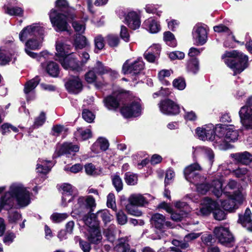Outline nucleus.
Segmentation results:
<instances>
[{"label": "nucleus", "instance_id": "nucleus-1", "mask_svg": "<svg viewBox=\"0 0 252 252\" xmlns=\"http://www.w3.org/2000/svg\"><path fill=\"white\" fill-rule=\"evenodd\" d=\"M31 193L22 184H12L9 190L0 198V212L2 210L9 211L15 205L16 201L19 208H24L31 203Z\"/></svg>", "mask_w": 252, "mask_h": 252}, {"label": "nucleus", "instance_id": "nucleus-2", "mask_svg": "<svg viewBox=\"0 0 252 252\" xmlns=\"http://www.w3.org/2000/svg\"><path fill=\"white\" fill-rule=\"evenodd\" d=\"M202 169L198 163H194L187 166L184 170L185 178L189 182L194 184L196 187L197 191L201 193L205 194L209 189L217 197H219L222 195V179L214 180L213 181L211 187L204 184L205 178L201 176L198 172Z\"/></svg>", "mask_w": 252, "mask_h": 252}, {"label": "nucleus", "instance_id": "nucleus-3", "mask_svg": "<svg viewBox=\"0 0 252 252\" xmlns=\"http://www.w3.org/2000/svg\"><path fill=\"white\" fill-rule=\"evenodd\" d=\"M95 199L91 195L80 196L74 204L72 213L76 215L79 219L82 220L85 224L89 227V230L98 228V222L96 216L91 212L95 207Z\"/></svg>", "mask_w": 252, "mask_h": 252}, {"label": "nucleus", "instance_id": "nucleus-4", "mask_svg": "<svg viewBox=\"0 0 252 252\" xmlns=\"http://www.w3.org/2000/svg\"><path fill=\"white\" fill-rule=\"evenodd\" d=\"M55 5L57 9H51L49 14L51 24L57 32L67 31V21L74 18V15L70 13L68 3L66 0H57Z\"/></svg>", "mask_w": 252, "mask_h": 252}, {"label": "nucleus", "instance_id": "nucleus-5", "mask_svg": "<svg viewBox=\"0 0 252 252\" xmlns=\"http://www.w3.org/2000/svg\"><path fill=\"white\" fill-rule=\"evenodd\" d=\"M216 134V147L220 150H226L228 143L235 142L239 136L238 131L233 125H217Z\"/></svg>", "mask_w": 252, "mask_h": 252}, {"label": "nucleus", "instance_id": "nucleus-6", "mask_svg": "<svg viewBox=\"0 0 252 252\" xmlns=\"http://www.w3.org/2000/svg\"><path fill=\"white\" fill-rule=\"evenodd\" d=\"M225 64L234 72L236 75L242 72L248 66V57L242 52L234 50L225 52L222 56Z\"/></svg>", "mask_w": 252, "mask_h": 252}, {"label": "nucleus", "instance_id": "nucleus-7", "mask_svg": "<svg viewBox=\"0 0 252 252\" xmlns=\"http://www.w3.org/2000/svg\"><path fill=\"white\" fill-rule=\"evenodd\" d=\"M224 195L227 197V199L221 201V206L224 210L230 212L237 209L244 200V195L239 191L233 194L229 191H224Z\"/></svg>", "mask_w": 252, "mask_h": 252}, {"label": "nucleus", "instance_id": "nucleus-8", "mask_svg": "<svg viewBox=\"0 0 252 252\" xmlns=\"http://www.w3.org/2000/svg\"><path fill=\"white\" fill-rule=\"evenodd\" d=\"M196 134L198 138L203 141H214V145L216 147V126L210 124L197 127Z\"/></svg>", "mask_w": 252, "mask_h": 252}, {"label": "nucleus", "instance_id": "nucleus-9", "mask_svg": "<svg viewBox=\"0 0 252 252\" xmlns=\"http://www.w3.org/2000/svg\"><path fill=\"white\" fill-rule=\"evenodd\" d=\"M44 29L39 24H33L25 27L19 33V38L21 41H27L32 37L43 35Z\"/></svg>", "mask_w": 252, "mask_h": 252}, {"label": "nucleus", "instance_id": "nucleus-10", "mask_svg": "<svg viewBox=\"0 0 252 252\" xmlns=\"http://www.w3.org/2000/svg\"><path fill=\"white\" fill-rule=\"evenodd\" d=\"M214 233L220 244L227 247L232 246L234 238L228 228L222 226L215 227Z\"/></svg>", "mask_w": 252, "mask_h": 252}, {"label": "nucleus", "instance_id": "nucleus-11", "mask_svg": "<svg viewBox=\"0 0 252 252\" xmlns=\"http://www.w3.org/2000/svg\"><path fill=\"white\" fill-rule=\"evenodd\" d=\"M144 67V63L142 59H138L133 62L126 61L122 67V72L124 74L135 75L138 74Z\"/></svg>", "mask_w": 252, "mask_h": 252}, {"label": "nucleus", "instance_id": "nucleus-12", "mask_svg": "<svg viewBox=\"0 0 252 252\" xmlns=\"http://www.w3.org/2000/svg\"><path fill=\"white\" fill-rule=\"evenodd\" d=\"M62 66L65 69L71 70L75 72L82 70V65L73 53L69 54L62 59H59Z\"/></svg>", "mask_w": 252, "mask_h": 252}, {"label": "nucleus", "instance_id": "nucleus-13", "mask_svg": "<svg viewBox=\"0 0 252 252\" xmlns=\"http://www.w3.org/2000/svg\"><path fill=\"white\" fill-rule=\"evenodd\" d=\"M79 150L78 145L71 142H65L62 144L57 145L55 152L53 156V158H57L63 155H75Z\"/></svg>", "mask_w": 252, "mask_h": 252}, {"label": "nucleus", "instance_id": "nucleus-14", "mask_svg": "<svg viewBox=\"0 0 252 252\" xmlns=\"http://www.w3.org/2000/svg\"><path fill=\"white\" fill-rule=\"evenodd\" d=\"M158 107L162 114L167 115H175L180 112L179 106L169 99L161 101Z\"/></svg>", "mask_w": 252, "mask_h": 252}, {"label": "nucleus", "instance_id": "nucleus-15", "mask_svg": "<svg viewBox=\"0 0 252 252\" xmlns=\"http://www.w3.org/2000/svg\"><path fill=\"white\" fill-rule=\"evenodd\" d=\"M141 112V106L138 101H133L125 105L121 109L122 114L127 118L138 116Z\"/></svg>", "mask_w": 252, "mask_h": 252}, {"label": "nucleus", "instance_id": "nucleus-16", "mask_svg": "<svg viewBox=\"0 0 252 252\" xmlns=\"http://www.w3.org/2000/svg\"><path fill=\"white\" fill-rule=\"evenodd\" d=\"M43 35H39L35 37H32L28 39L25 43V51L30 57L35 58L37 55L32 52L30 51L28 49L32 50H36L39 49L42 45L43 39Z\"/></svg>", "mask_w": 252, "mask_h": 252}, {"label": "nucleus", "instance_id": "nucleus-17", "mask_svg": "<svg viewBox=\"0 0 252 252\" xmlns=\"http://www.w3.org/2000/svg\"><path fill=\"white\" fill-rule=\"evenodd\" d=\"M239 115L243 126L246 129H252V108L248 106L242 107Z\"/></svg>", "mask_w": 252, "mask_h": 252}, {"label": "nucleus", "instance_id": "nucleus-18", "mask_svg": "<svg viewBox=\"0 0 252 252\" xmlns=\"http://www.w3.org/2000/svg\"><path fill=\"white\" fill-rule=\"evenodd\" d=\"M63 190V196L62 199V205L65 207L68 202H70L73 198V195L77 194V189L70 184L64 183L62 185Z\"/></svg>", "mask_w": 252, "mask_h": 252}, {"label": "nucleus", "instance_id": "nucleus-19", "mask_svg": "<svg viewBox=\"0 0 252 252\" xmlns=\"http://www.w3.org/2000/svg\"><path fill=\"white\" fill-rule=\"evenodd\" d=\"M201 207L196 212L198 215H208L218 207V203L208 197H205L201 201Z\"/></svg>", "mask_w": 252, "mask_h": 252}, {"label": "nucleus", "instance_id": "nucleus-20", "mask_svg": "<svg viewBox=\"0 0 252 252\" xmlns=\"http://www.w3.org/2000/svg\"><path fill=\"white\" fill-rule=\"evenodd\" d=\"M123 94L120 92H114L111 95L106 97L103 101L105 106L109 110H115L120 105L122 99Z\"/></svg>", "mask_w": 252, "mask_h": 252}, {"label": "nucleus", "instance_id": "nucleus-21", "mask_svg": "<svg viewBox=\"0 0 252 252\" xmlns=\"http://www.w3.org/2000/svg\"><path fill=\"white\" fill-rule=\"evenodd\" d=\"M192 36L194 42L198 45L204 44L207 40V33L206 29L196 25L192 31Z\"/></svg>", "mask_w": 252, "mask_h": 252}, {"label": "nucleus", "instance_id": "nucleus-22", "mask_svg": "<svg viewBox=\"0 0 252 252\" xmlns=\"http://www.w3.org/2000/svg\"><path fill=\"white\" fill-rule=\"evenodd\" d=\"M125 23L132 30L138 29L141 25L140 17L134 11H130L125 16Z\"/></svg>", "mask_w": 252, "mask_h": 252}, {"label": "nucleus", "instance_id": "nucleus-23", "mask_svg": "<svg viewBox=\"0 0 252 252\" xmlns=\"http://www.w3.org/2000/svg\"><path fill=\"white\" fill-rule=\"evenodd\" d=\"M67 91L71 93L78 94L82 90V84L78 76H74L69 79L65 84Z\"/></svg>", "mask_w": 252, "mask_h": 252}, {"label": "nucleus", "instance_id": "nucleus-24", "mask_svg": "<svg viewBox=\"0 0 252 252\" xmlns=\"http://www.w3.org/2000/svg\"><path fill=\"white\" fill-rule=\"evenodd\" d=\"M149 196L148 194H146V196L141 194H132L128 197V204L139 207L144 206L148 203L147 196Z\"/></svg>", "mask_w": 252, "mask_h": 252}, {"label": "nucleus", "instance_id": "nucleus-25", "mask_svg": "<svg viewBox=\"0 0 252 252\" xmlns=\"http://www.w3.org/2000/svg\"><path fill=\"white\" fill-rule=\"evenodd\" d=\"M152 223L156 228L158 229L164 228L165 226L170 227V222L165 221V217L159 213L154 214L151 218Z\"/></svg>", "mask_w": 252, "mask_h": 252}, {"label": "nucleus", "instance_id": "nucleus-26", "mask_svg": "<svg viewBox=\"0 0 252 252\" xmlns=\"http://www.w3.org/2000/svg\"><path fill=\"white\" fill-rule=\"evenodd\" d=\"M201 155L206 157L209 161L210 165H212L214 159V154L213 151L209 148L207 147H197L193 152L194 157Z\"/></svg>", "mask_w": 252, "mask_h": 252}, {"label": "nucleus", "instance_id": "nucleus-27", "mask_svg": "<svg viewBox=\"0 0 252 252\" xmlns=\"http://www.w3.org/2000/svg\"><path fill=\"white\" fill-rule=\"evenodd\" d=\"M71 46L63 43V42L58 41L56 42V55L57 58L56 60L62 59L67 55L69 54V52L70 50Z\"/></svg>", "mask_w": 252, "mask_h": 252}, {"label": "nucleus", "instance_id": "nucleus-28", "mask_svg": "<svg viewBox=\"0 0 252 252\" xmlns=\"http://www.w3.org/2000/svg\"><path fill=\"white\" fill-rule=\"evenodd\" d=\"M251 215V210L249 208H247L244 215H239L238 222L241 223L247 230L252 231Z\"/></svg>", "mask_w": 252, "mask_h": 252}, {"label": "nucleus", "instance_id": "nucleus-29", "mask_svg": "<svg viewBox=\"0 0 252 252\" xmlns=\"http://www.w3.org/2000/svg\"><path fill=\"white\" fill-rule=\"evenodd\" d=\"M54 164L50 160L39 159L37 161L36 170L37 172L47 174L48 173Z\"/></svg>", "mask_w": 252, "mask_h": 252}, {"label": "nucleus", "instance_id": "nucleus-30", "mask_svg": "<svg viewBox=\"0 0 252 252\" xmlns=\"http://www.w3.org/2000/svg\"><path fill=\"white\" fill-rule=\"evenodd\" d=\"M145 29L152 33L158 32L160 30L159 23L152 18H148L143 23Z\"/></svg>", "mask_w": 252, "mask_h": 252}, {"label": "nucleus", "instance_id": "nucleus-31", "mask_svg": "<svg viewBox=\"0 0 252 252\" xmlns=\"http://www.w3.org/2000/svg\"><path fill=\"white\" fill-rule=\"evenodd\" d=\"M231 156L237 161L244 164H248L252 161V155L247 152L231 154Z\"/></svg>", "mask_w": 252, "mask_h": 252}, {"label": "nucleus", "instance_id": "nucleus-32", "mask_svg": "<svg viewBox=\"0 0 252 252\" xmlns=\"http://www.w3.org/2000/svg\"><path fill=\"white\" fill-rule=\"evenodd\" d=\"M89 44L86 37L80 34H76L74 37L73 45L76 50L82 49Z\"/></svg>", "mask_w": 252, "mask_h": 252}, {"label": "nucleus", "instance_id": "nucleus-33", "mask_svg": "<svg viewBox=\"0 0 252 252\" xmlns=\"http://www.w3.org/2000/svg\"><path fill=\"white\" fill-rule=\"evenodd\" d=\"M96 74L103 75L107 73L113 74L114 75H117L116 71H112L109 67L103 65L101 62L97 61L95 66L93 68Z\"/></svg>", "mask_w": 252, "mask_h": 252}, {"label": "nucleus", "instance_id": "nucleus-34", "mask_svg": "<svg viewBox=\"0 0 252 252\" xmlns=\"http://www.w3.org/2000/svg\"><path fill=\"white\" fill-rule=\"evenodd\" d=\"M89 235L88 237L89 241L92 243L97 244L102 239L100 230L98 227L92 230H88Z\"/></svg>", "mask_w": 252, "mask_h": 252}, {"label": "nucleus", "instance_id": "nucleus-35", "mask_svg": "<svg viewBox=\"0 0 252 252\" xmlns=\"http://www.w3.org/2000/svg\"><path fill=\"white\" fill-rule=\"evenodd\" d=\"M39 82V79L37 76L28 81L25 85L24 90V93L27 95L31 93H32Z\"/></svg>", "mask_w": 252, "mask_h": 252}, {"label": "nucleus", "instance_id": "nucleus-36", "mask_svg": "<svg viewBox=\"0 0 252 252\" xmlns=\"http://www.w3.org/2000/svg\"><path fill=\"white\" fill-rule=\"evenodd\" d=\"M98 147H99L100 149L102 151L106 150L109 147V143L108 141L104 138H98L97 141L93 144L92 147V150L95 152H98Z\"/></svg>", "mask_w": 252, "mask_h": 252}, {"label": "nucleus", "instance_id": "nucleus-37", "mask_svg": "<svg viewBox=\"0 0 252 252\" xmlns=\"http://www.w3.org/2000/svg\"><path fill=\"white\" fill-rule=\"evenodd\" d=\"M75 135L78 139L86 140L92 137V132L89 128H79L75 132Z\"/></svg>", "mask_w": 252, "mask_h": 252}, {"label": "nucleus", "instance_id": "nucleus-38", "mask_svg": "<svg viewBox=\"0 0 252 252\" xmlns=\"http://www.w3.org/2000/svg\"><path fill=\"white\" fill-rule=\"evenodd\" d=\"M4 9L5 12L10 16L22 17L23 15L24 10L20 7H11L5 5Z\"/></svg>", "mask_w": 252, "mask_h": 252}, {"label": "nucleus", "instance_id": "nucleus-39", "mask_svg": "<svg viewBox=\"0 0 252 252\" xmlns=\"http://www.w3.org/2000/svg\"><path fill=\"white\" fill-rule=\"evenodd\" d=\"M187 68L189 72L196 74L199 69L198 60L196 58H192L189 60Z\"/></svg>", "mask_w": 252, "mask_h": 252}, {"label": "nucleus", "instance_id": "nucleus-40", "mask_svg": "<svg viewBox=\"0 0 252 252\" xmlns=\"http://www.w3.org/2000/svg\"><path fill=\"white\" fill-rule=\"evenodd\" d=\"M85 172L87 175L97 176L101 174L102 169L100 168H95L91 163L86 164L85 166Z\"/></svg>", "mask_w": 252, "mask_h": 252}, {"label": "nucleus", "instance_id": "nucleus-41", "mask_svg": "<svg viewBox=\"0 0 252 252\" xmlns=\"http://www.w3.org/2000/svg\"><path fill=\"white\" fill-rule=\"evenodd\" d=\"M72 26L76 32L83 33L86 29L85 21L83 20H73L72 23Z\"/></svg>", "mask_w": 252, "mask_h": 252}, {"label": "nucleus", "instance_id": "nucleus-42", "mask_svg": "<svg viewBox=\"0 0 252 252\" xmlns=\"http://www.w3.org/2000/svg\"><path fill=\"white\" fill-rule=\"evenodd\" d=\"M103 234L109 241L113 242L116 239L115 225H111L107 228L105 229Z\"/></svg>", "mask_w": 252, "mask_h": 252}, {"label": "nucleus", "instance_id": "nucleus-43", "mask_svg": "<svg viewBox=\"0 0 252 252\" xmlns=\"http://www.w3.org/2000/svg\"><path fill=\"white\" fill-rule=\"evenodd\" d=\"M46 69L48 73L53 77H57L59 73L58 65L53 62H51L47 64Z\"/></svg>", "mask_w": 252, "mask_h": 252}, {"label": "nucleus", "instance_id": "nucleus-44", "mask_svg": "<svg viewBox=\"0 0 252 252\" xmlns=\"http://www.w3.org/2000/svg\"><path fill=\"white\" fill-rule=\"evenodd\" d=\"M163 39L166 44L169 46L174 47L177 45V42L175 36L170 32H166L164 33Z\"/></svg>", "mask_w": 252, "mask_h": 252}, {"label": "nucleus", "instance_id": "nucleus-45", "mask_svg": "<svg viewBox=\"0 0 252 252\" xmlns=\"http://www.w3.org/2000/svg\"><path fill=\"white\" fill-rule=\"evenodd\" d=\"M96 217L100 218L105 223L109 222L113 219V216L107 210H103L97 212Z\"/></svg>", "mask_w": 252, "mask_h": 252}, {"label": "nucleus", "instance_id": "nucleus-46", "mask_svg": "<svg viewBox=\"0 0 252 252\" xmlns=\"http://www.w3.org/2000/svg\"><path fill=\"white\" fill-rule=\"evenodd\" d=\"M125 180L127 185L134 186L137 183L138 177L136 174L127 172L125 174Z\"/></svg>", "mask_w": 252, "mask_h": 252}, {"label": "nucleus", "instance_id": "nucleus-47", "mask_svg": "<svg viewBox=\"0 0 252 252\" xmlns=\"http://www.w3.org/2000/svg\"><path fill=\"white\" fill-rule=\"evenodd\" d=\"M117 252H127L129 250V246L124 239L119 240V243L116 247Z\"/></svg>", "mask_w": 252, "mask_h": 252}, {"label": "nucleus", "instance_id": "nucleus-48", "mask_svg": "<svg viewBox=\"0 0 252 252\" xmlns=\"http://www.w3.org/2000/svg\"><path fill=\"white\" fill-rule=\"evenodd\" d=\"M68 216L67 213H55L51 216L50 218L53 222L57 223L65 220L68 218Z\"/></svg>", "mask_w": 252, "mask_h": 252}, {"label": "nucleus", "instance_id": "nucleus-49", "mask_svg": "<svg viewBox=\"0 0 252 252\" xmlns=\"http://www.w3.org/2000/svg\"><path fill=\"white\" fill-rule=\"evenodd\" d=\"M112 183L116 190L118 192H119L122 190L123 188V184L122 179L118 175H115L112 177Z\"/></svg>", "mask_w": 252, "mask_h": 252}, {"label": "nucleus", "instance_id": "nucleus-50", "mask_svg": "<svg viewBox=\"0 0 252 252\" xmlns=\"http://www.w3.org/2000/svg\"><path fill=\"white\" fill-rule=\"evenodd\" d=\"M126 208L127 212L131 215L139 217L142 214V212L138 209L136 207V206L127 204Z\"/></svg>", "mask_w": 252, "mask_h": 252}, {"label": "nucleus", "instance_id": "nucleus-51", "mask_svg": "<svg viewBox=\"0 0 252 252\" xmlns=\"http://www.w3.org/2000/svg\"><path fill=\"white\" fill-rule=\"evenodd\" d=\"M21 218V215L17 211H11L8 212V220L11 223L16 222Z\"/></svg>", "mask_w": 252, "mask_h": 252}, {"label": "nucleus", "instance_id": "nucleus-52", "mask_svg": "<svg viewBox=\"0 0 252 252\" xmlns=\"http://www.w3.org/2000/svg\"><path fill=\"white\" fill-rule=\"evenodd\" d=\"M107 205L109 208L113 210H116V204L115 201V196L113 193H110L107 196Z\"/></svg>", "mask_w": 252, "mask_h": 252}, {"label": "nucleus", "instance_id": "nucleus-53", "mask_svg": "<svg viewBox=\"0 0 252 252\" xmlns=\"http://www.w3.org/2000/svg\"><path fill=\"white\" fill-rule=\"evenodd\" d=\"M45 120L46 118L45 113L44 112H41L39 116L35 118L33 126L34 128H37L42 126L45 123Z\"/></svg>", "mask_w": 252, "mask_h": 252}, {"label": "nucleus", "instance_id": "nucleus-54", "mask_svg": "<svg viewBox=\"0 0 252 252\" xmlns=\"http://www.w3.org/2000/svg\"><path fill=\"white\" fill-rule=\"evenodd\" d=\"M116 217L119 224L124 225L126 223L127 217L123 211H119L116 214Z\"/></svg>", "mask_w": 252, "mask_h": 252}, {"label": "nucleus", "instance_id": "nucleus-55", "mask_svg": "<svg viewBox=\"0 0 252 252\" xmlns=\"http://www.w3.org/2000/svg\"><path fill=\"white\" fill-rule=\"evenodd\" d=\"M214 218L218 220H221L225 219L226 215L225 213L220 209L219 205L213 212Z\"/></svg>", "mask_w": 252, "mask_h": 252}, {"label": "nucleus", "instance_id": "nucleus-56", "mask_svg": "<svg viewBox=\"0 0 252 252\" xmlns=\"http://www.w3.org/2000/svg\"><path fill=\"white\" fill-rule=\"evenodd\" d=\"M157 6V5L154 4H147L146 5L145 9L147 13H155L158 16H160L162 11L158 10Z\"/></svg>", "mask_w": 252, "mask_h": 252}, {"label": "nucleus", "instance_id": "nucleus-57", "mask_svg": "<svg viewBox=\"0 0 252 252\" xmlns=\"http://www.w3.org/2000/svg\"><path fill=\"white\" fill-rule=\"evenodd\" d=\"M82 117L83 119L88 123H92L94 119V115L93 113L87 109L84 110L82 112Z\"/></svg>", "mask_w": 252, "mask_h": 252}, {"label": "nucleus", "instance_id": "nucleus-58", "mask_svg": "<svg viewBox=\"0 0 252 252\" xmlns=\"http://www.w3.org/2000/svg\"><path fill=\"white\" fill-rule=\"evenodd\" d=\"M214 30L215 32H224L227 35H230L231 32L228 27L222 24H220L219 25L214 27Z\"/></svg>", "mask_w": 252, "mask_h": 252}, {"label": "nucleus", "instance_id": "nucleus-59", "mask_svg": "<svg viewBox=\"0 0 252 252\" xmlns=\"http://www.w3.org/2000/svg\"><path fill=\"white\" fill-rule=\"evenodd\" d=\"M120 35L122 39L126 42L129 41V33L127 28L124 26H121Z\"/></svg>", "mask_w": 252, "mask_h": 252}, {"label": "nucleus", "instance_id": "nucleus-60", "mask_svg": "<svg viewBox=\"0 0 252 252\" xmlns=\"http://www.w3.org/2000/svg\"><path fill=\"white\" fill-rule=\"evenodd\" d=\"M150 51V50H146L144 54V58L150 63H156V61L158 60V57H157V55H155L152 53H151Z\"/></svg>", "mask_w": 252, "mask_h": 252}, {"label": "nucleus", "instance_id": "nucleus-61", "mask_svg": "<svg viewBox=\"0 0 252 252\" xmlns=\"http://www.w3.org/2000/svg\"><path fill=\"white\" fill-rule=\"evenodd\" d=\"M173 85L178 90H183L186 87V83L183 79L178 78L174 80Z\"/></svg>", "mask_w": 252, "mask_h": 252}, {"label": "nucleus", "instance_id": "nucleus-62", "mask_svg": "<svg viewBox=\"0 0 252 252\" xmlns=\"http://www.w3.org/2000/svg\"><path fill=\"white\" fill-rule=\"evenodd\" d=\"M108 44L111 47L117 46L119 43V38L114 35H108L107 37Z\"/></svg>", "mask_w": 252, "mask_h": 252}, {"label": "nucleus", "instance_id": "nucleus-63", "mask_svg": "<svg viewBox=\"0 0 252 252\" xmlns=\"http://www.w3.org/2000/svg\"><path fill=\"white\" fill-rule=\"evenodd\" d=\"M86 81L90 83L94 82L96 80V74L93 69L86 73L85 75Z\"/></svg>", "mask_w": 252, "mask_h": 252}, {"label": "nucleus", "instance_id": "nucleus-64", "mask_svg": "<svg viewBox=\"0 0 252 252\" xmlns=\"http://www.w3.org/2000/svg\"><path fill=\"white\" fill-rule=\"evenodd\" d=\"M169 57L172 60L178 59L182 60L185 57V54L180 51H176L170 52L169 54Z\"/></svg>", "mask_w": 252, "mask_h": 252}]
</instances>
